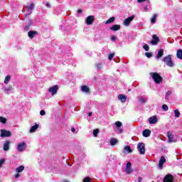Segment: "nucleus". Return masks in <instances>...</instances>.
<instances>
[{
    "label": "nucleus",
    "instance_id": "1",
    "mask_svg": "<svg viewBox=\"0 0 182 182\" xmlns=\"http://www.w3.org/2000/svg\"><path fill=\"white\" fill-rule=\"evenodd\" d=\"M150 76H151L152 79L157 85L161 83V80H163V77L160 76L158 73H150Z\"/></svg>",
    "mask_w": 182,
    "mask_h": 182
},
{
    "label": "nucleus",
    "instance_id": "2",
    "mask_svg": "<svg viewBox=\"0 0 182 182\" xmlns=\"http://www.w3.org/2000/svg\"><path fill=\"white\" fill-rule=\"evenodd\" d=\"M163 60L169 68L174 66V63L171 60V55H168L164 57Z\"/></svg>",
    "mask_w": 182,
    "mask_h": 182
},
{
    "label": "nucleus",
    "instance_id": "3",
    "mask_svg": "<svg viewBox=\"0 0 182 182\" xmlns=\"http://www.w3.org/2000/svg\"><path fill=\"white\" fill-rule=\"evenodd\" d=\"M137 150L141 154H145L146 153V145L144 143H139L137 144Z\"/></svg>",
    "mask_w": 182,
    "mask_h": 182
},
{
    "label": "nucleus",
    "instance_id": "4",
    "mask_svg": "<svg viewBox=\"0 0 182 182\" xmlns=\"http://www.w3.org/2000/svg\"><path fill=\"white\" fill-rule=\"evenodd\" d=\"M0 136L1 137H11V136H12V134L10 131H8L6 129H1Z\"/></svg>",
    "mask_w": 182,
    "mask_h": 182
},
{
    "label": "nucleus",
    "instance_id": "5",
    "mask_svg": "<svg viewBox=\"0 0 182 182\" xmlns=\"http://www.w3.org/2000/svg\"><path fill=\"white\" fill-rule=\"evenodd\" d=\"M160 42V38L157 35L154 34L152 36V40L150 41L151 45H157Z\"/></svg>",
    "mask_w": 182,
    "mask_h": 182
},
{
    "label": "nucleus",
    "instance_id": "6",
    "mask_svg": "<svg viewBox=\"0 0 182 182\" xmlns=\"http://www.w3.org/2000/svg\"><path fill=\"white\" fill-rule=\"evenodd\" d=\"M125 173L127 174H132V173H133V169L132 168V163H127V166L125 167Z\"/></svg>",
    "mask_w": 182,
    "mask_h": 182
},
{
    "label": "nucleus",
    "instance_id": "7",
    "mask_svg": "<svg viewBox=\"0 0 182 182\" xmlns=\"http://www.w3.org/2000/svg\"><path fill=\"white\" fill-rule=\"evenodd\" d=\"M59 89V87L58 85H54L49 88L48 91L50 93H51L52 96H54V95H56L58 93V90Z\"/></svg>",
    "mask_w": 182,
    "mask_h": 182
},
{
    "label": "nucleus",
    "instance_id": "8",
    "mask_svg": "<svg viewBox=\"0 0 182 182\" xmlns=\"http://www.w3.org/2000/svg\"><path fill=\"white\" fill-rule=\"evenodd\" d=\"M26 149V144L25 142H21L17 146L18 151H23Z\"/></svg>",
    "mask_w": 182,
    "mask_h": 182
},
{
    "label": "nucleus",
    "instance_id": "9",
    "mask_svg": "<svg viewBox=\"0 0 182 182\" xmlns=\"http://www.w3.org/2000/svg\"><path fill=\"white\" fill-rule=\"evenodd\" d=\"M35 4L33 3H31L29 6H26V9L28 12L27 14H26V17L28 16V15H31L32 14V10L33 9V6Z\"/></svg>",
    "mask_w": 182,
    "mask_h": 182
},
{
    "label": "nucleus",
    "instance_id": "10",
    "mask_svg": "<svg viewBox=\"0 0 182 182\" xmlns=\"http://www.w3.org/2000/svg\"><path fill=\"white\" fill-rule=\"evenodd\" d=\"M166 158L164 156H161L159 164L158 165V167L160 170H163V166H164V163H166Z\"/></svg>",
    "mask_w": 182,
    "mask_h": 182
},
{
    "label": "nucleus",
    "instance_id": "11",
    "mask_svg": "<svg viewBox=\"0 0 182 182\" xmlns=\"http://www.w3.org/2000/svg\"><path fill=\"white\" fill-rule=\"evenodd\" d=\"M134 19V16H132L126 18L123 23L124 26H129L130 25V22H132Z\"/></svg>",
    "mask_w": 182,
    "mask_h": 182
},
{
    "label": "nucleus",
    "instance_id": "12",
    "mask_svg": "<svg viewBox=\"0 0 182 182\" xmlns=\"http://www.w3.org/2000/svg\"><path fill=\"white\" fill-rule=\"evenodd\" d=\"M93 21H95V16H87V18L86 19L87 25H92V23H93Z\"/></svg>",
    "mask_w": 182,
    "mask_h": 182
},
{
    "label": "nucleus",
    "instance_id": "13",
    "mask_svg": "<svg viewBox=\"0 0 182 182\" xmlns=\"http://www.w3.org/2000/svg\"><path fill=\"white\" fill-rule=\"evenodd\" d=\"M173 178L171 175L168 174L164 178V182H173Z\"/></svg>",
    "mask_w": 182,
    "mask_h": 182
},
{
    "label": "nucleus",
    "instance_id": "14",
    "mask_svg": "<svg viewBox=\"0 0 182 182\" xmlns=\"http://www.w3.org/2000/svg\"><path fill=\"white\" fill-rule=\"evenodd\" d=\"M157 121H158L157 117L156 116L151 117L149 119V122L150 124H156V123H157Z\"/></svg>",
    "mask_w": 182,
    "mask_h": 182
},
{
    "label": "nucleus",
    "instance_id": "15",
    "mask_svg": "<svg viewBox=\"0 0 182 182\" xmlns=\"http://www.w3.org/2000/svg\"><path fill=\"white\" fill-rule=\"evenodd\" d=\"M167 136H168L169 143H173V142L176 141L173 140V139H174V135L173 134H171V132H168Z\"/></svg>",
    "mask_w": 182,
    "mask_h": 182
},
{
    "label": "nucleus",
    "instance_id": "16",
    "mask_svg": "<svg viewBox=\"0 0 182 182\" xmlns=\"http://www.w3.org/2000/svg\"><path fill=\"white\" fill-rule=\"evenodd\" d=\"M118 99L122 102V103H126V100H127V96L124 95H119L118 96Z\"/></svg>",
    "mask_w": 182,
    "mask_h": 182
},
{
    "label": "nucleus",
    "instance_id": "17",
    "mask_svg": "<svg viewBox=\"0 0 182 182\" xmlns=\"http://www.w3.org/2000/svg\"><path fill=\"white\" fill-rule=\"evenodd\" d=\"M28 38H30L31 39H33V38H35V35H38V32L35 31H31L28 33Z\"/></svg>",
    "mask_w": 182,
    "mask_h": 182
},
{
    "label": "nucleus",
    "instance_id": "18",
    "mask_svg": "<svg viewBox=\"0 0 182 182\" xmlns=\"http://www.w3.org/2000/svg\"><path fill=\"white\" fill-rule=\"evenodd\" d=\"M142 134L144 137H149L151 134V131L150 129H145L143 131Z\"/></svg>",
    "mask_w": 182,
    "mask_h": 182
},
{
    "label": "nucleus",
    "instance_id": "19",
    "mask_svg": "<svg viewBox=\"0 0 182 182\" xmlns=\"http://www.w3.org/2000/svg\"><path fill=\"white\" fill-rule=\"evenodd\" d=\"M9 144H11V141H6V142H4L3 148L4 151H8V150H9Z\"/></svg>",
    "mask_w": 182,
    "mask_h": 182
},
{
    "label": "nucleus",
    "instance_id": "20",
    "mask_svg": "<svg viewBox=\"0 0 182 182\" xmlns=\"http://www.w3.org/2000/svg\"><path fill=\"white\" fill-rule=\"evenodd\" d=\"M120 29V25L119 24H115L110 27V31H114V32H116V31H119Z\"/></svg>",
    "mask_w": 182,
    "mask_h": 182
},
{
    "label": "nucleus",
    "instance_id": "21",
    "mask_svg": "<svg viewBox=\"0 0 182 182\" xmlns=\"http://www.w3.org/2000/svg\"><path fill=\"white\" fill-rule=\"evenodd\" d=\"M164 55V50L161 49L158 51V54L156 55V59H160Z\"/></svg>",
    "mask_w": 182,
    "mask_h": 182
},
{
    "label": "nucleus",
    "instance_id": "22",
    "mask_svg": "<svg viewBox=\"0 0 182 182\" xmlns=\"http://www.w3.org/2000/svg\"><path fill=\"white\" fill-rule=\"evenodd\" d=\"M115 20V17H111L105 22V25H109V23H113V22H114Z\"/></svg>",
    "mask_w": 182,
    "mask_h": 182
},
{
    "label": "nucleus",
    "instance_id": "23",
    "mask_svg": "<svg viewBox=\"0 0 182 182\" xmlns=\"http://www.w3.org/2000/svg\"><path fill=\"white\" fill-rule=\"evenodd\" d=\"M39 128V125L38 124H36L34 126H33L31 127V129H30V133H35V132L37 130V129Z\"/></svg>",
    "mask_w": 182,
    "mask_h": 182
},
{
    "label": "nucleus",
    "instance_id": "24",
    "mask_svg": "<svg viewBox=\"0 0 182 182\" xmlns=\"http://www.w3.org/2000/svg\"><path fill=\"white\" fill-rule=\"evenodd\" d=\"M81 90L82 92H85V93H89V87L86 86V85H82L81 87Z\"/></svg>",
    "mask_w": 182,
    "mask_h": 182
},
{
    "label": "nucleus",
    "instance_id": "25",
    "mask_svg": "<svg viewBox=\"0 0 182 182\" xmlns=\"http://www.w3.org/2000/svg\"><path fill=\"white\" fill-rule=\"evenodd\" d=\"M124 153L128 152V153H132L133 150H132V148H130V146H126L124 148Z\"/></svg>",
    "mask_w": 182,
    "mask_h": 182
},
{
    "label": "nucleus",
    "instance_id": "26",
    "mask_svg": "<svg viewBox=\"0 0 182 182\" xmlns=\"http://www.w3.org/2000/svg\"><path fill=\"white\" fill-rule=\"evenodd\" d=\"M23 170H25V166H20L19 167L16 168V171L17 173H22V171H23Z\"/></svg>",
    "mask_w": 182,
    "mask_h": 182
},
{
    "label": "nucleus",
    "instance_id": "27",
    "mask_svg": "<svg viewBox=\"0 0 182 182\" xmlns=\"http://www.w3.org/2000/svg\"><path fill=\"white\" fill-rule=\"evenodd\" d=\"M176 56L178 59H182V50L178 49L176 53Z\"/></svg>",
    "mask_w": 182,
    "mask_h": 182
},
{
    "label": "nucleus",
    "instance_id": "28",
    "mask_svg": "<svg viewBox=\"0 0 182 182\" xmlns=\"http://www.w3.org/2000/svg\"><path fill=\"white\" fill-rule=\"evenodd\" d=\"M12 90V86L9 85L8 87L4 88V92L6 95H9V92Z\"/></svg>",
    "mask_w": 182,
    "mask_h": 182
},
{
    "label": "nucleus",
    "instance_id": "29",
    "mask_svg": "<svg viewBox=\"0 0 182 182\" xmlns=\"http://www.w3.org/2000/svg\"><path fill=\"white\" fill-rule=\"evenodd\" d=\"M156 21H157V14H154L153 17L151 18V23H156Z\"/></svg>",
    "mask_w": 182,
    "mask_h": 182
},
{
    "label": "nucleus",
    "instance_id": "30",
    "mask_svg": "<svg viewBox=\"0 0 182 182\" xmlns=\"http://www.w3.org/2000/svg\"><path fill=\"white\" fill-rule=\"evenodd\" d=\"M9 80H11V76L10 75H7L5 77V80H4L5 85H8L9 83Z\"/></svg>",
    "mask_w": 182,
    "mask_h": 182
},
{
    "label": "nucleus",
    "instance_id": "31",
    "mask_svg": "<svg viewBox=\"0 0 182 182\" xmlns=\"http://www.w3.org/2000/svg\"><path fill=\"white\" fill-rule=\"evenodd\" d=\"M117 143V139H112L110 140L111 146H114Z\"/></svg>",
    "mask_w": 182,
    "mask_h": 182
},
{
    "label": "nucleus",
    "instance_id": "32",
    "mask_svg": "<svg viewBox=\"0 0 182 182\" xmlns=\"http://www.w3.org/2000/svg\"><path fill=\"white\" fill-rule=\"evenodd\" d=\"M144 50H146V52H149V50H150V47L149 46V45L147 44H145L144 46H143Z\"/></svg>",
    "mask_w": 182,
    "mask_h": 182
},
{
    "label": "nucleus",
    "instance_id": "33",
    "mask_svg": "<svg viewBox=\"0 0 182 182\" xmlns=\"http://www.w3.org/2000/svg\"><path fill=\"white\" fill-rule=\"evenodd\" d=\"M162 110H164V112H167V110H168V106H167V105H163Z\"/></svg>",
    "mask_w": 182,
    "mask_h": 182
},
{
    "label": "nucleus",
    "instance_id": "34",
    "mask_svg": "<svg viewBox=\"0 0 182 182\" xmlns=\"http://www.w3.org/2000/svg\"><path fill=\"white\" fill-rule=\"evenodd\" d=\"M174 113H175V117H180V112L178 111V109L174 110Z\"/></svg>",
    "mask_w": 182,
    "mask_h": 182
},
{
    "label": "nucleus",
    "instance_id": "35",
    "mask_svg": "<svg viewBox=\"0 0 182 182\" xmlns=\"http://www.w3.org/2000/svg\"><path fill=\"white\" fill-rule=\"evenodd\" d=\"M115 126L117 127V129L122 127V123L120 122V121H117L115 122Z\"/></svg>",
    "mask_w": 182,
    "mask_h": 182
},
{
    "label": "nucleus",
    "instance_id": "36",
    "mask_svg": "<svg viewBox=\"0 0 182 182\" xmlns=\"http://www.w3.org/2000/svg\"><path fill=\"white\" fill-rule=\"evenodd\" d=\"M170 95H171V91H168L166 94V100H168L169 97H170Z\"/></svg>",
    "mask_w": 182,
    "mask_h": 182
},
{
    "label": "nucleus",
    "instance_id": "37",
    "mask_svg": "<svg viewBox=\"0 0 182 182\" xmlns=\"http://www.w3.org/2000/svg\"><path fill=\"white\" fill-rule=\"evenodd\" d=\"M0 122L4 124L6 123V119L4 117H0Z\"/></svg>",
    "mask_w": 182,
    "mask_h": 182
},
{
    "label": "nucleus",
    "instance_id": "38",
    "mask_svg": "<svg viewBox=\"0 0 182 182\" xmlns=\"http://www.w3.org/2000/svg\"><path fill=\"white\" fill-rule=\"evenodd\" d=\"M93 134L95 137H97V134H99V129H94Z\"/></svg>",
    "mask_w": 182,
    "mask_h": 182
},
{
    "label": "nucleus",
    "instance_id": "39",
    "mask_svg": "<svg viewBox=\"0 0 182 182\" xmlns=\"http://www.w3.org/2000/svg\"><path fill=\"white\" fill-rule=\"evenodd\" d=\"M139 101L141 103H146V102H147V100L146 98L141 97V98H139Z\"/></svg>",
    "mask_w": 182,
    "mask_h": 182
},
{
    "label": "nucleus",
    "instance_id": "40",
    "mask_svg": "<svg viewBox=\"0 0 182 182\" xmlns=\"http://www.w3.org/2000/svg\"><path fill=\"white\" fill-rule=\"evenodd\" d=\"M114 57V53L109 54L108 57L109 60H112V59H113Z\"/></svg>",
    "mask_w": 182,
    "mask_h": 182
},
{
    "label": "nucleus",
    "instance_id": "41",
    "mask_svg": "<svg viewBox=\"0 0 182 182\" xmlns=\"http://www.w3.org/2000/svg\"><path fill=\"white\" fill-rule=\"evenodd\" d=\"M145 55L146 56V58H151V56H153V54L151 53H146Z\"/></svg>",
    "mask_w": 182,
    "mask_h": 182
},
{
    "label": "nucleus",
    "instance_id": "42",
    "mask_svg": "<svg viewBox=\"0 0 182 182\" xmlns=\"http://www.w3.org/2000/svg\"><path fill=\"white\" fill-rule=\"evenodd\" d=\"M84 182H92V181L90 180V178L87 177L84 179Z\"/></svg>",
    "mask_w": 182,
    "mask_h": 182
},
{
    "label": "nucleus",
    "instance_id": "43",
    "mask_svg": "<svg viewBox=\"0 0 182 182\" xmlns=\"http://www.w3.org/2000/svg\"><path fill=\"white\" fill-rule=\"evenodd\" d=\"M111 41H112V42H116V36H112L111 37Z\"/></svg>",
    "mask_w": 182,
    "mask_h": 182
},
{
    "label": "nucleus",
    "instance_id": "44",
    "mask_svg": "<svg viewBox=\"0 0 182 182\" xmlns=\"http://www.w3.org/2000/svg\"><path fill=\"white\" fill-rule=\"evenodd\" d=\"M40 114H41V116H45V114H46L45 111L41 110V111L40 112Z\"/></svg>",
    "mask_w": 182,
    "mask_h": 182
},
{
    "label": "nucleus",
    "instance_id": "45",
    "mask_svg": "<svg viewBox=\"0 0 182 182\" xmlns=\"http://www.w3.org/2000/svg\"><path fill=\"white\" fill-rule=\"evenodd\" d=\"M144 11L145 12H147V11H149V6H145L144 8Z\"/></svg>",
    "mask_w": 182,
    "mask_h": 182
},
{
    "label": "nucleus",
    "instance_id": "46",
    "mask_svg": "<svg viewBox=\"0 0 182 182\" xmlns=\"http://www.w3.org/2000/svg\"><path fill=\"white\" fill-rule=\"evenodd\" d=\"M4 164V160H0V168L2 167V165Z\"/></svg>",
    "mask_w": 182,
    "mask_h": 182
},
{
    "label": "nucleus",
    "instance_id": "47",
    "mask_svg": "<svg viewBox=\"0 0 182 182\" xmlns=\"http://www.w3.org/2000/svg\"><path fill=\"white\" fill-rule=\"evenodd\" d=\"M141 180H143V178L141 176H139L138 182H141Z\"/></svg>",
    "mask_w": 182,
    "mask_h": 182
},
{
    "label": "nucleus",
    "instance_id": "48",
    "mask_svg": "<svg viewBox=\"0 0 182 182\" xmlns=\"http://www.w3.org/2000/svg\"><path fill=\"white\" fill-rule=\"evenodd\" d=\"M16 178H18V177H21V175L19 173H17L15 175Z\"/></svg>",
    "mask_w": 182,
    "mask_h": 182
},
{
    "label": "nucleus",
    "instance_id": "49",
    "mask_svg": "<svg viewBox=\"0 0 182 182\" xmlns=\"http://www.w3.org/2000/svg\"><path fill=\"white\" fill-rule=\"evenodd\" d=\"M144 1L146 0H137V2H139V4H141V2H144Z\"/></svg>",
    "mask_w": 182,
    "mask_h": 182
},
{
    "label": "nucleus",
    "instance_id": "50",
    "mask_svg": "<svg viewBox=\"0 0 182 182\" xmlns=\"http://www.w3.org/2000/svg\"><path fill=\"white\" fill-rule=\"evenodd\" d=\"M46 6H47V8H50V4H49V3H47L46 4Z\"/></svg>",
    "mask_w": 182,
    "mask_h": 182
},
{
    "label": "nucleus",
    "instance_id": "51",
    "mask_svg": "<svg viewBox=\"0 0 182 182\" xmlns=\"http://www.w3.org/2000/svg\"><path fill=\"white\" fill-rule=\"evenodd\" d=\"M71 132H72L73 133H75V132H76V129H75V128H72V129H71Z\"/></svg>",
    "mask_w": 182,
    "mask_h": 182
},
{
    "label": "nucleus",
    "instance_id": "52",
    "mask_svg": "<svg viewBox=\"0 0 182 182\" xmlns=\"http://www.w3.org/2000/svg\"><path fill=\"white\" fill-rule=\"evenodd\" d=\"M77 12L78 14H82V9H78Z\"/></svg>",
    "mask_w": 182,
    "mask_h": 182
},
{
    "label": "nucleus",
    "instance_id": "53",
    "mask_svg": "<svg viewBox=\"0 0 182 182\" xmlns=\"http://www.w3.org/2000/svg\"><path fill=\"white\" fill-rule=\"evenodd\" d=\"M100 65H97V68L98 69H100Z\"/></svg>",
    "mask_w": 182,
    "mask_h": 182
},
{
    "label": "nucleus",
    "instance_id": "54",
    "mask_svg": "<svg viewBox=\"0 0 182 182\" xmlns=\"http://www.w3.org/2000/svg\"><path fill=\"white\" fill-rule=\"evenodd\" d=\"M88 116H90V117L92 116V112H89Z\"/></svg>",
    "mask_w": 182,
    "mask_h": 182
},
{
    "label": "nucleus",
    "instance_id": "55",
    "mask_svg": "<svg viewBox=\"0 0 182 182\" xmlns=\"http://www.w3.org/2000/svg\"><path fill=\"white\" fill-rule=\"evenodd\" d=\"M28 26H26L25 29H26V31H28Z\"/></svg>",
    "mask_w": 182,
    "mask_h": 182
},
{
    "label": "nucleus",
    "instance_id": "56",
    "mask_svg": "<svg viewBox=\"0 0 182 182\" xmlns=\"http://www.w3.org/2000/svg\"><path fill=\"white\" fill-rule=\"evenodd\" d=\"M120 133H122V132H123V129H119Z\"/></svg>",
    "mask_w": 182,
    "mask_h": 182
}]
</instances>
